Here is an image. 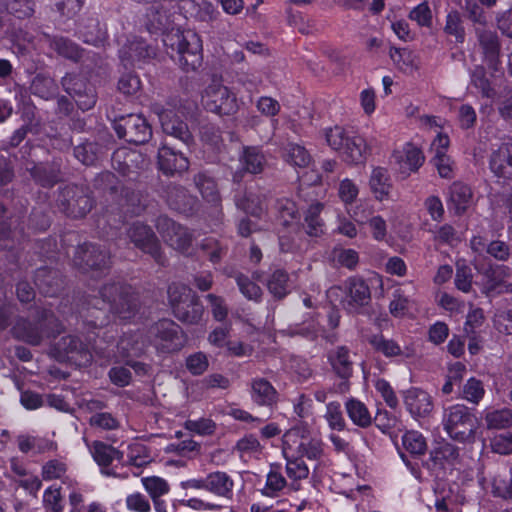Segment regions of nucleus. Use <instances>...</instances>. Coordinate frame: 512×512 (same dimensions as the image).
<instances>
[{
	"instance_id": "obj_1",
	"label": "nucleus",
	"mask_w": 512,
	"mask_h": 512,
	"mask_svg": "<svg viewBox=\"0 0 512 512\" xmlns=\"http://www.w3.org/2000/svg\"><path fill=\"white\" fill-rule=\"evenodd\" d=\"M63 331L64 326L55 313L42 306H35L27 317H18L11 329L15 339L31 346H40Z\"/></svg>"
},
{
	"instance_id": "obj_2",
	"label": "nucleus",
	"mask_w": 512,
	"mask_h": 512,
	"mask_svg": "<svg viewBox=\"0 0 512 512\" xmlns=\"http://www.w3.org/2000/svg\"><path fill=\"white\" fill-rule=\"evenodd\" d=\"M100 298L94 296L88 300L89 308L103 309L108 306L109 311L122 319H131L139 310L140 302L133 288L122 282H109L99 290Z\"/></svg>"
},
{
	"instance_id": "obj_3",
	"label": "nucleus",
	"mask_w": 512,
	"mask_h": 512,
	"mask_svg": "<svg viewBox=\"0 0 512 512\" xmlns=\"http://www.w3.org/2000/svg\"><path fill=\"white\" fill-rule=\"evenodd\" d=\"M100 298L94 296L88 300L89 308L103 309L108 306L109 311L122 319H131L139 310L140 302L133 288L122 282H109L99 290Z\"/></svg>"
},
{
	"instance_id": "obj_4",
	"label": "nucleus",
	"mask_w": 512,
	"mask_h": 512,
	"mask_svg": "<svg viewBox=\"0 0 512 512\" xmlns=\"http://www.w3.org/2000/svg\"><path fill=\"white\" fill-rule=\"evenodd\" d=\"M170 41V46L176 55H172L176 58L180 67L186 71H195L201 66L203 61L202 55V41L200 37L192 31L186 33H177L168 35L165 42Z\"/></svg>"
},
{
	"instance_id": "obj_5",
	"label": "nucleus",
	"mask_w": 512,
	"mask_h": 512,
	"mask_svg": "<svg viewBox=\"0 0 512 512\" xmlns=\"http://www.w3.org/2000/svg\"><path fill=\"white\" fill-rule=\"evenodd\" d=\"M443 426L453 440L472 442L477 429L476 417L465 405L456 404L445 409Z\"/></svg>"
},
{
	"instance_id": "obj_6",
	"label": "nucleus",
	"mask_w": 512,
	"mask_h": 512,
	"mask_svg": "<svg viewBox=\"0 0 512 512\" xmlns=\"http://www.w3.org/2000/svg\"><path fill=\"white\" fill-rule=\"evenodd\" d=\"M57 206L68 217L83 218L92 210L94 199L89 188L69 184L60 189Z\"/></svg>"
},
{
	"instance_id": "obj_7",
	"label": "nucleus",
	"mask_w": 512,
	"mask_h": 512,
	"mask_svg": "<svg viewBox=\"0 0 512 512\" xmlns=\"http://www.w3.org/2000/svg\"><path fill=\"white\" fill-rule=\"evenodd\" d=\"M72 252L73 265L84 273L106 272L111 267V255L105 246L85 242L72 247Z\"/></svg>"
},
{
	"instance_id": "obj_8",
	"label": "nucleus",
	"mask_w": 512,
	"mask_h": 512,
	"mask_svg": "<svg viewBox=\"0 0 512 512\" xmlns=\"http://www.w3.org/2000/svg\"><path fill=\"white\" fill-rule=\"evenodd\" d=\"M112 123L117 136L128 143L141 145L152 137L150 124L140 114L119 115Z\"/></svg>"
},
{
	"instance_id": "obj_9",
	"label": "nucleus",
	"mask_w": 512,
	"mask_h": 512,
	"mask_svg": "<svg viewBox=\"0 0 512 512\" xmlns=\"http://www.w3.org/2000/svg\"><path fill=\"white\" fill-rule=\"evenodd\" d=\"M126 237L142 252L149 254L160 266L167 265V259L161 251L160 242L152 228L143 222H133L126 229Z\"/></svg>"
},
{
	"instance_id": "obj_10",
	"label": "nucleus",
	"mask_w": 512,
	"mask_h": 512,
	"mask_svg": "<svg viewBox=\"0 0 512 512\" xmlns=\"http://www.w3.org/2000/svg\"><path fill=\"white\" fill-rule=\"evenodd\" d=\"M52 354L58 361H68L77 366H87L92 361L89 344L77 335H67L52 347Z\"/></svg>"
},
{
	"instance_id": "obj_11",
	"label": "nucleus",
	"mask_w": 512,
	"mask_h": 512,
	"mask_svg": "<svg viewBox=\"0 0 512 512\" xmlns=\"http://www.w3.org/2000/svg\"><path fill=\"white\" fill-rule=\"evenodd\" d=\"M61 85L82 111H88L96 105L98 98L96 88L85 77L75 73H67L62 77Z\"/></svg>"
},
{
	"instance_id": "obj_12",
	"label": "nucleus",
	"mask_w": 512,
	"mask_h": 512,
	"mask_svg": "<svg viewBox=\"0 0 512 512\" xmlns=\"http://www.w3.org/2000/svg\"><path fill=\"white\" fill-rule=\"evenodd\" d=\"M154 345L163 352L179 351L185 344L182 328L170 319L156 322L149 330Z\"/></svg>"
},
{
	"instance_id": "obj_13",
	"label": "nucleus",
	"mask_w": 512,
	"mask_h": 512,
	"mask_svg": "<svg viewBox=\"0 0 512 512\" xmlns=\"http://www.w3.org/2000/svg\"><path fill=\"white\" fill-rule=\"evenodd\" d=\"M202 103L207 111L220 116L232 115L238 110L235 94L228 87L216 83L205 89Z\"/></svg>"
},
{
	"instance_id": "obj_14",
	"label": "nucleus",
	"mask_w": 512,
	"mask_h": 512,
	"mask_svg": "<svg viewBox=\"0 0 512 512\" xmlns=\"http://www.w3.org/2000/svg\"><path fill=\"white\" fill-rule=\"evenodd\" d=\"M175 0H156L149 3L143 24L150 33H166L173 30L171 9Z\"/></svg>"
},
{
	"instance_id": "obj_15",
	"label": "nucleus",
	"mask_w": 512,
	"mask_h": 512,
	"mask_svg": "<svg viewBox=\"0 0 512 512\" xmlns=\"http://www.w3.org/2000/svg\"><path fill=\"white\" fill-rule=\"evenodd\" d=\"M158 118L164 134L170 140L177 141L178 145L189 151L190 147L194 144V137L188 125L170 109H162L158 112Z\"/></svg>"
},
{
	"instance_id": "obj_16",
	"label": "nucleus",
	"mask_w": 512,
	"mask_h": 512,
	"mask_svg": "<svg viewBox=\"0 0 512 512\" xmlns=\"http://www.w3.org/2000/svg\"><path fill=\"white\" fill-rule=\"evenodd\" d=\"M158 166L166 175H174L188 170L189 160L186 149L179 147L167 138L158 150Z\"/></svg>"
},
{
	"instance_id": "obj_17",
	"label": "nucleus",
	"mask_w": 512,
	"mask_h": 512,
	"mask_svg": "<svg viewBox=\"0 0 512 512\" xmlns=\"http://www.w3.org/2000/svg\"><path fill=\"white\" fill-rule=\"evenodd\" d=\"M475 35L483 62L489 69L498 71L501 65V42L497 32L485 27H476Z\"/></svg>"
},
{
	"instance_id": "obj_18",
	"label": "nucleus",
	"mask_w": 512,
	"mask_h": 512,
	"mask_svg": "<svg viewBox=\"0 0 512 512\" xmlns=\"http://www.w3.org/2000/svg\"><path fill=\"white\" fill-rule=\"evenodd\" d=\"M156 228L164 241L174 249L184 251L191 246V232L168 216H159L156 220Z\"/></svg>"
},
{
	"instance_id": "obj_19",
	"label": "nucleus",
	"mask_w": 512,
	"mask_h": 512,
	"mask_svg": "<svg viewBox=\"0 0 512 512\" xmlns=\"http://www.w3.org/2000/svg\"><path fill=\"white\" fill-rule=\"evenodd\" d=\"M489 170L502 184L512 182V139L502 142L489 155Z\"/></svg>"
},
{
	"instance_id": "obj_20",
	"label": "nucleus",
	"mask_w": 512,
	"mask_h": 512,
	"mask_svg": "<svg viewBox=\"0 0 512 512\" xmlns=\"http://www.w3.org/2000/svg\"><path fill=\"white\" fill-rule=\"evenodd\" d=\"M162 197L170 209L190 215L197 210L198 199L191 195L182 185L176 183H168L163 186Z\"/></svg>"
},
{
	"instance_id": "obj_21",
	"label": "nucleus",
	"mask_w": 512,
	"mask_h": 512,
	"mask_svg": "<svg viewBox=\"0 0 512 512\" xmlns=\"http://www.w3.org/2000/svg\"><path fill=\"white\" fill-rule=\"evenodd\" d=\"M345 298L343 305L351 313H358L360 309L371 301V292L368 284L360 277H350L345 281Z\"/></svg>"
},
{
	"instance_id": "obj_22",
	"label": "nucleus",
	"mask_w": 512,
	"mask_h": 512,
	"mask_svg": "<svg viewBox=\"0 0 512 512\" xmlns=\"http://www.w3.org/2000/svg\"><path fill=\"white\" fill-rule=\"evenodd\" d=\"M124 216L134 217L145 212L148 207V197L140 190L130 186H121L118 197L115 199Z\"/></svg>"
},
{
	"instance_id": "obj_23",
	"label": "nucleus",
	"mask_w": 512,
	"mask_h": 512,
	"mask_svg": "<svg viewBox=\"0 0 512 512\" xmlns=\"http://www.w3.org/2000/svg\"><path fill=\"white\" fill-rule=\"evenodd\" d=\"M266 196L252 191L251 188H234L233 201L236 207L243 212L255 217H260L264 212Z\"/></svg>"
},
{
	"instance_id": "obj_24",
	"label": "nucleus",
	"mask_w": 512,
	"mask_h": 512,
	"mask_svg": "<svg viewBox=\"0 0 512 512\" xmlns=\"http://www.w3.org/2000/svg\"><path fill=\"white\" fill-rule=\"evenodd\" d=\"M155 50L142 39H133L120 50L119 56L124 66H135L155 56Z\"/></svg>"
},
{
	"instance_id": "obj_25",
	"label": "nucleus",
	"mask_w": 512,
	"mask_h": 512,
	"mask_svg": "<svg viewBox=\"0 0 512 512\" xmlns=\"http://www.w3.org/2000/svg\"><path fill=\"white\" fill-rule=\"evenodd\" d=\"M327 359L333 372L345 382L341 383L340 388H347V380L353 373V361L350 357V350L346 346H337L327 353Z\"/></svg>"
},
{
	"instance_id": "obj_26",
	"label": "nucleus",
	"mask_w": 512,
	"mask_h": 512,
	"mask_svg": "<svg viewBox=\"0 0 512 512\" xmlns=\"http://www.w3.org/2000/svg\"><path fill=\"white\" fill-rule=\"evenodd\" d=\"M476 269L482 276L480 282L481 291L487 296L496 292L498 287L502 284L503 279L509 277L511 274V269L505 265L489 264L480 268L477 267Z\"/></svg>"
},
{
	"instance_id": "obj_27",
	"label": "nucleus",
	"mask_w": 512,
	"mask_h": 512,
	"mask_svg": "<svg viewBox=\"0 0 512 512\" xmlns=\"http://www.w3.org/2000/svg\"><path fill=\"white\" fill-rule=\"evenodd\" d=\"M34 283L42 294L54 297L62 290L64 281L58 270L41 267L35 272Z\"/></svg>"
},
{
	"instance_id": "obj_28",
	"label": "nucleus",
	"mask_w": 512,
	"mask_h": 512,
	"mask_svg": "<svg viewBox=\"0 0 512 512\" xmlns=\"http://www.w3.org/2000/svg\"><path fill=\"white\" fill-rule=\"evenodd\" d=\"M43 38L49 47L59 56L73 62H79L83 58L84 49L71 39L58 35L53 36L47 33H43Z\"/></svg>"
},
{
	"instance_id": "obj_29",
	"label": "nucleus",
	"mask_w": 512,
	"mask_h": 512,
	"mask_svg": "<svg viewBox=\"0 0 512 512\" xmlns=\"http://www.w3.org/2000/svg\"><path fill=\"white\" fill-rule=\"evenodd\" d=\"M404 404L412 416L424 417L433 409L431 396L422 389L412 387L405 392Z\"/></svg>"
},
{
	"instance_id": "obj_30",
	"label": "nucleus",
	"mask_w": 512,
	"mask_h": 512,
	"mask_svg": "<svg viewBox=\"0 0 512 512\" xmlns=\"http://www.w3.org/2000/svg\"><path fill=\"white\" fill-rule=\"evenodd\" d=\"M29 172L35 183L44 188H51L63 179L61 165L57 161L34 165Z\"/></svg>"
},
{
	"instance_id": "obj_31",
	"label": "nucleus",
	"mask_w": 512,
	"mask_h": 512,
	"mask_svg": "<svg viewBox=\"0 0 512 512\" xmlns=\"http://www.w3.org/2000/svg\"><path fill=\"white\" fill-rule=\"evenodd\" d=\"M342 159L348 164H362L366 161L367 145L365 139L353 132L340 150Z\"/></svg>"
},
{
	"instance_id": "obj_32",
	"label": "nucleus",
	"mask_w": 512,
	"mask_h": 512,
	"mask_svg": "<svg viewBox=\"0 0 512 512\" xmlns=\"http://www.w3.org/2000/svg\"><path fill=\"white\" fill-rule=\"evenodd\" d=\"M251 398L259 406L272 407L278 401V392L265 378L257 377L251 380Z\"/></svg>"
},
{
	"instance_id": "obj_33",
	"label": "nucleus",
	"mask_w": 512,
	"mask_h": 512,
	"mask_svg": "<svg viewBox=\"0 0 512 512\" xmlns=\"http://www.w3.org/2000/svg\"><path fill=\"white\" fill-rule=\"evenodd\" d=\"M87 445L94 460L100 467H102V472L106 475L115 476V473L110 470H106V468L114 459L122 460L123 452L102 441H94L91 445Z\"/></svg>"
},
{
	"instance_id": "obj_34",
	"label": "nucleus",
	"mask_w": 512,
	"mask_h": 512,
	"mask_svg": "<svg viewBox=\"0 0 512 512\" xmlns=\"http://www.w3.org/2000/svg\"><path fill=\"white\" fill-rule=\"evenodd\" d=\"M145 160L141 153L134 150L119 149L112 156L114 169L122 175H129L139 167Z\"/></svg>"
},
{
	"instance_id": "obj_35",
	"label": "nucleus",
	"mask_w": 512,
	"mask_h": 512,
	"mask_svg": "<svg viewBox=\"0 0 512 512\" xmlns=\"http://www.w3.org/2000/svg\"><path fill=\"white\" fill-rule=\"evenodd\" d=\"M240 165L245 167L249 174H260L267 164L262 150L256 146H244L239 155Z\"/></svg>"
},
{
	"instance_id": "obj_36",
	"label": "nucleus",
	"mask_w": 512,
	"mask_h": 512,
	"mask_svg": "<svg viewBox=\"0 0 512 512\" xmlns=\"http://www.w3.org/2000/svg\"><path fill=\"white\" fill-rule=\"evenodd\" d=\"M403 172L417 171L424 163L425 157L422 151L411 143H407L402 152L394 154Z\"/></svg>"
},
{
	"instance_id": "obj_37",
	"label": "nucleus",
	"mask_w": 512,
	"mask_h": 512,
	"mask_svg": "<svg viewBox=\"0 0 512 512\" xmlns=\"http://www.w3.org/2000/svg\"><path fill=\"white\" fill-rule=\"evenodd\" d=\"M450 203L455 211V214L462 215L469 207L473 193L471 188L461 182H454L449 189Z\"/></svg>"
},
{
	"instance_id": "obj_38",
	"label": "nucleus",
	"mask_w": 512,
	"mask_h": 512,
	"mask_svg": "<svg viewBox=\"0 0 512 512\" xmlns=\"http://www.w3.org/2000/svg\"><path fill=\"white\" fill-rule=\"evenodd\" d=\"M286 451L292 453L300 458L307 457L310 460H317L323 453V443L316 437L312 436L309 439H304L300 443L293 444L288 447H283Z\"/></svg>"
},
{
	"instance_id": "obj_39",
	"label": "nucleus",
	"mask_w": 512,
	"mask_h": 512,
	"mask_svg": "<svg viewBox=\"0 0 512 512\" xmlns=\"http://www.w3.org/2000/svg\"><path fill=\"white\" fill-rule=\"evenodd\" d=\"M369 186L375 198L382 201L389 196L391 190V179L388 171L382 167L372 170Z\"/></svg>"
},
{
	"instance_id": "obj_40",
	"label": "nucleus",
	"mask_w": 512,
	"mask_h": 512,
	"mask_svg": "<svg viewBox=\"0 0 512 512\" xmlns=\"http://www.w3.org/2000/svg\"><path fill=\"white\" fill-rule=\"evenodd\" d=\"M30 92L44 100H50L58 94V85L49 75L38 73L30 84Z\"/></svg>"
},
{
	"instance_id": "obj_41",
	"label": "nucleus",
	"mask_w": 512,
	"mask_h": 512,
	"mask_svg": "<svg viewBox=\"0 0 512 512\" xmlns=\"http://www.w3.org/2000/svg\"><path fill=\"white\" fill-rule=\"evenodd\" d=\"M193 180L195 186L207 202L213 205H218L221 202V196L214 178L204 172H200L194 176Z\"/></svg>"
},
{
	"instance_id": "obj_42",
	"label": "nucleus",
	"mask_w": 512,
	"mask_h": 512,
	"mask_svg": "<svg viewBox=\"0 0 512 512\" xmlns=\"http://www.w3.org/2000/svg\"><path fill=\"white\" fill-rule=\"evenodd\" d=\"M173 313L175 317L181 322L197 324L200 322L203 316L204 307L199 297L196 296L195 299H191L189 302L178 306Z\"/></svg>"
},
{
	"instance_id": "obj_43",
	"label": "nucleus",
	"mask_w": 512,
	"mask_h": 512,
	"mask_svg": "<svg viewBox=\"0 0 512 512\" xmlns=\"http://www.w3.org/2000/svg\"><path fill=\"white\" fill-rule=\"evenodd\" d=\"M233 486V480L225 472L210 473L206 477V490L218 496L230 498Z\"/></svg>"
},
{
	"instance_id": "obj_44",
	"label": "nucleus",
	"mask_w": 512,
	"mask_h": 512,
	"mask_svg": "<svg viewBox=\"0 0 512 512\" xmlns=\"http://www.w3.org/2000/svg\"><path fill=\"white\" fill-rule=\"evenodd\" d=\"M79 32L84 42L96 45L106 38V29L101 26L98 18L88 17L79 23Z\"/></svg>"
},
{
	"instance_id": "obj_45",
	"label": "nucleus",
	"mask_w": 512,
	"mask_h": 512,
	"mask_svg": "<svg viewBox=\"0 0 512 512\" xmlns=\"http://www.w3.org/2000/svg\"><path fill=\"white\" fill-rule=\"evenodd\" d=\"M282 157L287 163L300 168L309 166L312 160L304 146L292 142L282 148Z\"/></svg>"
},
{
	"instance_id": "obj_46",
	"label": "nucleus",
	"mask_w": 512,
	"mask_h": 512,
	"mask_svg": "<svg viewBox=\"0 0 512 512\" xmlns=\"http://www.w3.org/2000/svg\"><path fill=\"white\" fill-rule=\"evenodd\" d=\"M345 409L348 417L356 426L367 428L371 425V414L363 402L355 398H351L345 403Z\"/></svg>"
},
{
	"instance_id": "obj_47",
	"label": "nucleus",
	"mask_w": 512,
	"mask_h": 512,
	"mask_svg": "<svg viewBox=\"0 0 512 512\" xmlns=\"http://www.w3.org/2000/svg\"><path fill=\"white\" fill-rule=\"evenodd\" d=\"M121 186L124 185L115 174L109 171L99 173L93 180L94 189L108 194L113 200L118 197Z\"/></svg>"
},
{
	"instance_id": "obj_48",
	"label": "nucleus",
	"mask_w": 512,
	"mask_h": 512,
	"mask_svg": "<svg viewBox=\"0 0 512 512\" xmlns=\"http://www.w3.org/2000/svg\"><path fill=\"white\" fill-rule=\"evenodd\" d=\"M323 209V204H312L305 214V232L312 237H319L324 233V222L320 218V213Z\"/></svg>"
},
{
	"instance_id": "obj_49",
	"label": "nucleus",
	"mask_w": 512,
	"mask_h": 512,
	"mask_svg": "<svg viewBox=\"0 0 512 512\" xmlns=\"http://www.w3.org/2000/svg\"><path fill=\"white\" fill-rule=\"evenodd\" d=\"M268 291L275 299L281 300L289 293V275L283 269L275 270L267 280Z\"/></svg>"
},
{
	"instance_id": "obj_50",
	"label": "nucleus",
	"mask_w": 512,
	"mask_h": 512,
	"mask_svg": "<svg viewBox=\"0 0 512 512\" xmlns=\"http://www.w3.org/2000/svg\"><path fill=\"white\" fill-rule=\"evenodd\" d=\"M283 455L286 460V474L292 480L306 479L309 475V468L303 458H300L283 449Z\"/></svg>"
},
{
	"instance_id": "obj_51",
	"label": "nucleus",
	"mask_w": 512,
	"mask_h": 512,
	"mask_svg": "<svg viewBox=\"0 0 512 512\" xmlns=\"http://www.w3.org/2000/svg\"><path fill=\"white\" fill-rule=\"evenodd\" d=\"M372 347L381 352L386 357L405 356L410 357L411 353L403 351L397 342L394 340L386 339L383 335H373L369 339Z\"/></svg>"
},
{
	"instance_id": "obj_52",
	"label": "nucleus",
	"mask_w": 512,
	"mask_h": 512,
	"mask_svg": "<svg viewBox=\"0 0 512 512\" xmlns=\"http://www.w3.org/2000/svg\"><path fill=\"white\" fill-rule=\"evenodd\" d=\"M488 429L502 430L512 426V409L501 408L486 412L484 416Z\"/></svg>"
},
{
	"instance_id": "obj_53",
	"label": "nucleus",
	"mask_w": 512,
	"mask_h": 512,
	"mask_svg": "<svg viewBox=\"0 0 512 512\" xmlns=\"http://www.w3.org/2000/svg\"><path fill=\"white\" fill-rule=\"evenodd\" d=\"M484 395V385L481 380L475 377L469 378L460 390V397L474 405H478Z\"/></svg>"
},
{
	"instance_id": "obj_54",
	"label": "nucleus",
	"mask_w": 512,
	"mask_h": 512,
	"mask_svg": "<svg viewBox=\"0 0 512 512\" xmlns=\"http://www.w3.org/2000/svg\"><path fill=\"white\" fill-rule=\"evenodd\" d=\"M119 354L126 359L138 357L144 353V346L138 336L124 335L117 345Z\"/></svg>"
},
{
	"instance_id": "obj_55",
	"label": "nucleus",
	"mask_w": 512,
	"mask_h": 512,
	"mask_svg": "<svg viewBox=\"0 0 512 512\" xmlns=\"http://www.w3.org/2000/svg\"><path fill=\"white\" fill-rule=\"evenodd\" d=\"M402 444L407 452L413 456L423 455L427 450L424 436L418 431H407L402 436Z\"/></svg>"
},
{
	"instance_id": "obj_56",
	"label": "nucleus",
	"mask_w": 512,
	"mask_h": 512,
	"mask_svg": "<svg viewBox=\"0 0 512 512\" xmlns=\"http://www.w3.org/2000/svg\"><path fill=\"white\" fill-rule=\"evenodd\" d=\"M196 296V293L191 288L183 284L173 283L168 287V298L173 312L178 306L189 302L191 299H195Z\"/></svg>"
},
{
	"instance_id": "obj_57",
	"label": "nucleus",
	"mask_w": 512,
	"mask_h": 512,
	"mask_svg": "<svg viewBox=\"0 0 512 512\" xmlns=\"http://www.w3.org/2000/svg\"><path fill=\"white\" fill-rule=\"evenodd\" d=\"M471 83L485 98H493L496 94L489 79L486 77V69L483 65L474 67L471 72Z\"/></svg>"
},
{
	"instance_id": "obj_58",
	"label": "nucleus",
	"mask_w": 512,
	"mask_h": 512,
	"mask_svg": "<svg viewBox=\"0 0 512 512\" xmlns=\"http://www.w3.org/2000/svg\"><path fill=\"white\" fill-rule=\"evenodd\" d=\"M282 225L288 226L299 217L298 209L294 201L288 198H279L274 206Z\"/></svg>"
},
{
	"instance_id": "obj_59",
	"label": "nucleus",
	"mask_w": 512,
	"mask_h": 512,
	"mask_svg": "<svg viewBox=\"0 0 512 512\" xmlns=\"http://www.w3.org/2000/svg\"><path fill=\"white\" fill-rule=\"evenodd\" d=\"M430 458L436 464L454 463L459 458V449L455 445L445 442L431 451Z\"/></svg>"
},
{
	"instance_id": "obj_60",
	"label": "nucleus",
	"mask_w": 512,
	"mask_h": 512,
	"mask_svg": "<svg viewBox=\"0 0 512 512\" xmlns=\"http://www.w3.org/2000/svg\"><path fill=\"white\" fill-rule=\"evenodd\" d=\"M444 32L455 38V43H463L465 30L462 26L461 16L458 11H451L447 14Z\"/></svg>"
},
{
	"instance_id": "obj_61",
	"label": "nucleus",
	"mask_w": 512,
	"mask_h": 512,
	"mask_svg": "<svg viewBox=\"0 0 512 512\" xmlns=\"http://www.w3.org/2000/svg\"><path fill=\"white\" fill-rule=\"evenodd\" d=\"M200 135L202 141L209 145L213 150L220 152L224 147V141L221 131L213 124H205L200 128Z\"/></svg>"
},
{
	"instance_id": "obj_62",
	"label": "nucleus",
	"mask_w": 512,
	"mask_h": 512,
	"mask_svg": "<svg viewBox=\"0 0 512 512\" xmlns=\"http://www.w3.org/2000/svg\"><path fill=\"white\" fill-rule=\"evenodd\" d=\"M236 283L240 292L248 299L260 301L262 297V289L246 275L239 273L235 276Z\"/></svg>"
},
{
	"instance_id": "obj_63",
	"label": "nucleus",
	"mask_w": 512,
	"mask_h": 512,
	"mask_svg": "<svg viewBox=\"0 0 512 512\" xmlns=\"http://www.w3.org/2000/svg\"><path fill=\"white\" fill-rule=\"evenodd\" d=\"M100 147L93 142H85L74 148V156L84 165H93L98 159Z\"/></svg>"
},
{
	"instance_id": "obj_64",
	"label": "nucleus",
	"mask_w": 512,
	"mask_h": 512,
	"mask_svg": "<svg viewBox=\"0 0 512 512\" xmlns=\"http://www.w3.org/2000/svg\"><path fill=\"white\" fill-rule=\"evenodd\" d=\"M492 494L504 500L512 499V477L497 474L492 480Z\"/></svg>"
}]
</instances>
